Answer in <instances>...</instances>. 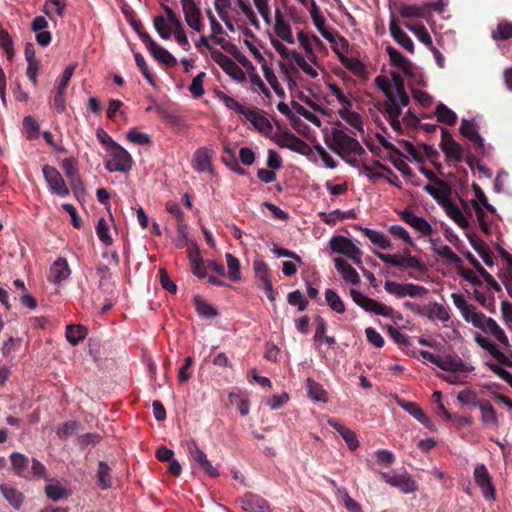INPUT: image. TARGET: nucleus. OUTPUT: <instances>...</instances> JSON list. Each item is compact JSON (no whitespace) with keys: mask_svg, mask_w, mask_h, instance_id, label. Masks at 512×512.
I'll return each instance as SVG.
<instances>
[{"mask_svg":"<svg viewBox=\"0 0 512 512\" xmlns=\"http://www.w3.org/2000/svg\"><path fill=\"white\" fill-rule=\"evenodd\" d=\"M10 460L14 472L19 476H25L29 459L24 454L14 452L11 454Z\"/></svg>","mask_w":512,"mask_h":512,"instance_id":"3c124183","label":"nucleus"},{"mask_svg":"<svg viewBox=\"0 0 512 512\" xmlns=\"http://www.w3.org/2000/svg\"><path fill=\"white\" fill-rule=\"evenodd\" d=\"M389 30L394 40L406 51L414 53V43L412 39L399 27L397 20L392 17L389 24Z\"/></svg>","mask_w":512,"mask_h":512,"instance_id":"6ab92c4d","label":"nucleus"},{"mask_svg":"<svg viewBox=\"0 0 512 512\" xmlns=\"http://www.w3.org/2000/svg\"><path fill=\"white\" fill-rule=\"evenodd\" d=\"M216 95L228 109L233 110L238 114L245 116L250 109L222 91H217Z\"/></svg>","mask_w":512,"mask_h":512,"instance_id":"79ce46f5","label":"nucleus"},{"mask_svg":"<svg viewBox=\"0 0 512 512\" xmlns=\"http://www.w3.org/2000/svg\"><path fill=\"white\" fill-rule=\"evenodd\" d=\"M149 51L155 59L168 67H173L177 64L176 58L169 51L159 46L158 44H156L155 47H152Z\"/></svg>","mask_w":512,"mask_h":512,"instance_id":"37998d69","label":"nucleus"},{"mask_svg":"<svg viewBox=\"0 0 512 512\" xmlns=\"http://www.w3.org/2000/svg\"><path fill=\"white\" fill-rule=\"evenodd\" d=\"M433 251L440 257L446 259L449 263L454 265L462 264V259L456 253H454V251L448 245L433 247Z\"/></svg>","mask_w":512,"mask_h":512,"instance_id":"864d4df0","label":"nucleus"},{"mask_svg":"<svg viewBox=\"0 0 512 512\" xmlns=\"http://www.w3.org/2000/svg\"><path fill=\"white\" fill-rule=\"evenodd\" d=\"M341 64L357 76L365 73V65L357 58L347 57L344 54L336 51Z\"/></svg>","mask_w":512,"mask_h":512,"instance_id":"c9c22d12","label":"nucleus"},{"mask_svg":"<svg viewBox=\"0 0 512 512\" xmlns=\"http://www.w3.org/2000/svg\"><path fill=\"white\" fill-rule=\"evenodd\" d=\"M400 268L413 269L419 271L421 274L426 272L425 265L415 256L409 254V250L406 249V256L404 257V263H400Z\"/></svg>","mask_w":512,"mask_h":512,"instance_id":"5fc2aeb1","label":"nucleus"},{"mask_svg":"<svg viewBox=\"0 0 512 512\" xmlns=\"http://www.w3.org/2000/svg\"><path fill=\"white\" fill-rule=\"evenodd\" d=\"M23 127L30 140L37 139L39 136V125L32 116H26L23 119Z\"/></svg>","mask_w":512,"mask_h":512,"instance_id":"0e129e2a","label":"nucleus"},{"mask_svg":"<svg viewBox=\"0 0 512 512\" xmlns=\"http://www.w3.org/2000/svg\"><path fill=\"white\" fill-rule=\"evenodd\" d=\"M242 508L247 512H271L268 502L262 497L247 493L241 499Z\"/></svg>","mask_w":512,"mask_h":512,"instance_id":"a211bd4d","label":"nucleus"},{"mask_svg":"<svg viewBox=\"0 0 512 512\" xmlns=\"http://www.w3.org/2000/svg\"><path fill=\"white\" fill-rule=\"evenodd\" d=\"M98 486L105 490L112 486L111 467L105 461L98 463V469L96 473Z\"/></svg>","mask_w":512,"mask_h":512,"instance_id":"2f4dec72","label":"nucleus"},{"mask_svg":"<svg viewBox=\"0 0 512 512\" xmlns=\"http://www.w3.org/2000/svg\"><path fill=\"white\" fill-rule=\"evenodd\" d=\"M351 106H344L338 111L339 116L349 125L356 129L362 128V120L360 114L350 110Z\"/></svg>","mask_w":512,"mask_h":512,"instance_id":"09e8293b","label":"nucleus"},{"mask_svg":"<svg viewBox=\"0 0 512 512\" xmlns=\"http://www.w3.org/2000/svg\"><path fill=\"white\" fill-rule=\"evenodd\" d=\"M466 259L469 263L477 270V272L481 275L484 281L495 291H501L500 285L494 279V277L487 272V270L480 264V262L473 256L472 253L467 252L465 254Z\"/></svg>","mask_w":512,"mask_h":512,"instance_id":"393cba45","label":"nucleus"},{"mask_svg":"<svg viewBox=\"0 0 512 512\" xmlns=\"http://www.w3.org/2000/svg\"><path fill=\"white\" fill-rule=\"evenodd\" d=\"M65 8L66 0H46L42 11L50 19H53L52 12H54L55 14L62 18L64 16Z\"/></svg>","mask_w":512,"mask_h":512,"instance_id":"49530a36","label":"nucleus"},{"mask_svg":"<svg viewBox=\"0 0 512 512\" xmlns=\"http://www.w3.org/2000/svg\"><path fill=\"white\" fill-rule=\"evenodd\" d=\"M397 404L410 415H412L415 419H417L421 424H423L427 428H431V420L424 413V411L420 408V406L415 402L405 401L403 399H397Z\"/></svg>","mask_w":512,"mask_h":512,"instance_id":"412c9836","label":"nucleus"},{"mask_svg":"<svg viewBox=\"0 0 512 512\" xmlns=\"http://www.w3.org/2000/svg\"><path fill=\"white\" fill-rule=\"evenodd\" d=\"M385 50L391 65L400 69L407 76L413 75V64L408 58L404 57L397 49L390 45Z\"/></svg>","mask_w":512,"mask_h":512,"instance_id":"f3484780","label":"nucleus"},{"mask_svg":"<svg viewBox=\"0 0 512 512\" xmlns=\"http://www.w3.org/2000/svg\"><path fill=\"white\" fill-rule=\"evenodd\" d=\"M405 26L415 34L420 42H422L427 47L432 48V38L423 24L406 23Z\"/></svg>","mask_w":512,"mask_h":512,"instance_id":"c03bdc74","label":"nucleus"},{"mask_svg":"<svg viewBox=\"0 0 512 512\" xmlns=\"http://www.w3.org/2000/svg\"><path fill=\"white\" fill-rule=\"evenodd\" d=\"M96 274L99 277V288L103 291H112L113 283L110 282V268L105 264H100L96 268Z\"/></svg>","mask_w":512,"mask_h":512,"instance_id":"de8ad7c7","label":"nucleus"},{"mask_svg":"<svg viewBox=\"0 0 512 512\" xmlns=\"http://www.w3.org/2000/svg\"><path fill=\"white\" fill-rule=\"evenodd\" d=\"M459 131L464 137L473 143L477 153H483L484 139L479 134L477 126L473 121L462 119Z\"/></svg>","mask_w":512,"mask_h":512,"instance_id":"2eb2a0df","label":"nucleus"},{"mask_svg":"<svg viewBox=\"0 0 512 512\" xmlns=\"http://www.w3.org/2000/svg\"><path fill=\"white\" fill-rule=\"evenodd\" d=\"M403 18H423L425 9L417 5H401L398 9Z\"/></svg>","mask_w":512,"mask_h":512,"instance_id":"13d9d810","label":"nucleus"},{"mask_svg":"<svg viewBox=\"0 0 512 512\" xmlns=\"http://www.w3.org/2000/svg\"><path fill=\"white\" fill-rule=\"evenodd\" d=\"M400 215L403 221L415 230L419 231L423 236H429L432 234V226L423 217L417 216L409 210L402 211Z\"/></svg>","mask_w":512,"mask_h":512,"instance_id":"dca6fc26","label":"nucleus"},{"mask_svg":"<svg viewBox=\"0 0 512 512\" xmlns=\"http://www.w3.org/2000/svg\"><path fill=\"white\" fill-rule=\"evenodd\" d=\"M439 368L451 373H470L474 371V367L466 364L456 353L441 356Z\"/></svg>","mask_w":512,"mask_h":512,"instance_id":"f8f14e48","label":"nucleus"},{"mask_svg":"<svg viewBox=\"0 0 512 512\" xmlns=\"http://www.w3.org/2000/svg\"><path fill=\"white\" fill-rule=\"evenodd\" d=\"M306 391H307V396L314 401H319V402H324V403H326L328 401V395H327L326 390L323 388V386L320 383L314 381L311 378H308L306 380Z\"/></svg>","mask_w":512,"mask_h":512,"instance_id":"7c9ffc66","label":"nucleus"},{"mask_svg":"<svg viewBox=\"0 0 512 512\" xmlns=\"http://www.w3.org/2000/svg\"><path fill=\"white\" fill-rule=\"evenodd\" d=\"M350 295L353 301L367 312H373L376 315L384 317H390L393 313V309L391 307L367 297L356 289H351Z\"/></svg>","mask_w":512,"mask_h":512,"instance_id":"7ed1b4c3","label":"nucleus"},{"mask_svg":"<svg viewBox=\"0 0 512 512\" xmlns=\"http://www.w3.org/2000/svg\"><path fill=\"white\" fill-rule=\"evenodd\" d=\"M277 145L282 148H288L289 150L299 153L301 155H307L310 153L309 145L301 138L295 136L289 130L282 132L274 140Z\"/></svg>","mask_w":512,"mask_h":512,"instance_id":"9d476101","label":"nucleus"},{"mask_svg":"<svg viewBox=\"0 0 512 512\" xmlns=\"http://www.w3.org/2000/svg\"><path fill=\"white\" fill-rule=\"evenodd\" d=\"M475 342L481 348L487 350L493 358H495L497 355L502 356V352L498 349L497 345L481 334L477 333L475 335Z\"/></svg>","mask_w":512,"mask_h":512,"instance_id":"6e6d98bb","label":"nucleus"},{"mask_svg":"<svg viewBox=\"0 0 512 512\" xmlns=\"http://www.w3.org/2000/svg\"><path fill=\"white\" fill-rule=\"evenodd\" d=\"M205 77L206 73L200 72L193 78L192 83L189 86V91L194 98H200L204 94L203 82Z\"/></svg>","mask_w":512,"mask_h":512,"instance_id":"e2e57ef3","label":"nucleus"},{"mask_svg":"<svg viewBox=\"0 0 512 512\" xmlns=\"http://www.w3.org/2000/svg\"><path fill=\"white\" fill-rule=\"evenodd\" d=\"M444 152L446 159L448 161H455L460 163L464 159V149L463 147L457 143L456 141L449 143V145L441 148Z\"/></svg>","mask_w":512,"mask_h":512,"instance_id":"a19ab883","label":"nucleus"},{"mask_svg":"<svg viewBox=\"0 0 512 512\" xmlns=\"http://www.w3.org/2000/svg\"><path fill=\"white\" fill-rule=\"evenodd\" d=\"M381 478L389 485L400 489L403 493L409 494L418 490L416 481L407 473L389 474L382 472Z\"/></svg>","mask_w":512,"mask_h":512,"instance_id":"9b49d317","label":"nucleus"},{"mask_svg":"<svg viewBox=\"0 0 512 512\" xmlns=\"http://www.w3.org/2000/svg\"><path fill=\"white\" fill-rule=\"evenodd\" d=\"M132 157L120 145L110 151L105 167L109 172H127L131 169Z\"/></svg>","mask_w":512,"mask_h":512,"instance_id":"39448f33","label":"nucleus"},{"mask_svg":"<svg viewBox=\"0 0 512 512\" xmlns=\"http://www.w3.org/2000/svg\"><path fill=\"white\" fill-rule=\"evenodd\" d=\"M291 58L296 62V64L302 69L304 73L312 78H316L318 76V72L310 64H308V62L300 53L293 50L291 52Z\"/></svg>","mask_w":512,"mask_h":512,"instance_id":"bf43d9fd","label":"nucleus"},{"mask_svg":"<svg viewBox=\"0 0 512 512\" xmlns=\"http://www.w3.org/2000/svg\"><path fill=\"white\" fill-rule=\"evenodd\" d=\"M326 143L330 149L343 159L351 154L357 156L366 154L365 149L361 146L358 140L337 128L332 129L330 140H327Z\"/></svg>","mask_w":512,"mask_h":512,"instance_id":"f257e3e1","label":"nucleus"},{"mask_svg":"<svg viewBox=\"0 0 512 512\" xmlns=\"http://www.w3.org/2000/svg\"><path fill=\"white\" fill-rule=\"evenodd\" d=\"M87 332V328L82 325L70 324L66 327V339L72 346H76L85 339Z\"/></svg>","mask_w":512,"mask_h":512,"instance_id":"f704fd0d","label":"nucleus"},{"mask_svg":"<svg viewBox=\"0 0 512 512\" xmlns=\"http://www.w3.org/2000/svg\"><path fill=\"white\" fill-rule=\"evenodd\" d=\"M194 168L199 172L211 171V152L206 148H199L194 153Z\"/></svg>","mask_w":512,"mask_h":512,"instance_id":"bb28decb","label":"nucleus"},{"mask_svg":"<svg viewBox=\"0 0 512 512\" xmlns=\"http://www.w3.org/2000/svg\"><path fill=\"white\" fill-rule=\"evenodd\" d=\"M76 65H69L65 68L61 78L56 83L53 105L57 113L61 114L65 111V92L75 71Z\"/></svg>","mask_w":512,"mask_h":512,"instance_id":"0eeeda50","label":"nucleus"},{"mask_svg":"<svg viewBox=\"0 0 512 512\" xmlns=\"http://www.w3.org/2000/svg\"><path fill=\"white\" fill-rule=\"evenodd\" d=\"M330 248L333 252L342 254L352 261H354L356 264L361 263V251L360 249L348 238L338 235L332 237V239L329 242Z\"/></svg>","mask_w":512,"mask_h":512,"instance_id":"20e7f679","label":"nucleus"},{"mask_svg":"<svg viewBox=\"0 0 512 512\" xmlns=\"http://www.w3.org/2000/svg\"><path fill=\"white\" fill-rule=\"evenodd\" d=\"M328 424L342 436L350 450L354 451L359 447V441L354 431L332 418L328 420Z\"/></svg>","mask_w":512,"mask_h":512,"instance_id":"aec40b11","label":"nucleus"},{"mask_svg":"<svg viewBox=\"0 0 512 512\" xmlns=\"http://www.w3.org/2000/svg\"><path fill=\"white\" fill-rule=\"evenodd\" d=\"M211 58L221 67V69L232 79L238 82H245L246 75L244 71L230 57L219 50L211 51Z\"/></svg>","mask_w":512,"mask_h":512,"instance_id":"423d86ee","label":"nucleus"},{"mask_svg":"<svg viewBox=\"0 0 512 512\" xmlns=\"http://www.w3.org/2000/svg\"><path fill=\"white\" fill-rule=\"evenodd\" d=\"M446 214L461 228L467 229L470 227L469 221L465 218L460 208L451 200L442 206Z\"/></svg>","mask_w":512,"mask_h":512,"instance_id":"c85d7f7f","label":"nucleus"},{"mask_svg":"<svg viewBox=\"0 0 512 512\" xmlns=\"http://www.w3.org/2000/svg\"><path fill=\"white\" fill-rule=\"evenodd\" d=\"M469 242L473 249L478 253V255L482 258L484 263L488 266L493 265V255L487 246V244L480 238L476 236H470Z\"/></svg>","mask_w":512,"mask_h":512,"instance_id":"cd10ccee","label":"nucleus"},{"mask_svg":"<svg viewBox=\"0 0 512 512\" xmlns=\"http://www.w3.org/2000/svg\"><path fill=\"white\" fill-rule=\"evenodd\" d=\"M226 262L228 267L227 276L232 281L241 280V266L239 260L231 253H226Z\"/></svg>","mask_w":512,"mask_h":512,"instance_id":"8fccbe9b","label":"nucleus"},{"mask_svg":"<svg viewBox=\"0 0 512 512\" xmlns=\"http://www.w3.org/2000/svg\"><path fill=\"white\" fill-rule=\"evenodd\" d=\"M0 491L2 492L5 499L16 509H19L23 502V494L8 485H0Z\"/></svg>","mask_w":512,"mask_h":512,"instance_id":"58836bf2","label":"nucleus"},{"mask_svg":"<svg viewBox=\"0 0 512 512\" xmlns=\"http://www.w3.org/2000/svg\"><path fill=\"white\" fill-rule=\"evenodd\" d=\"M287 301L290 305L297 306L298 311L302 312L307 309L308 301L303 297L300 290L292 291L287 296Z\"/></svg>","mask_w":512,"mask_h":512,"instance_id":"774afa93","label":"nucleus"},{"mask_svg":"<svg viewBox=\"0 0 512 512\" xmlns=\"http://www.w3.org/2000/svg\"><path fill=\"white\" fill-rule=\"evenodd\" d=\"M96 234L99 238V240L106 246H109L112 244L113 240L111 236L109 235V227L104 218H100L98 220L97 226H96Z\"/></svg>","mask_w":512,"mask_h":512,"instance_id":"052dcab7","label":"nucleus"},{"mask_svg":"<svg viewBox=\"0 0 512 512\" xmlns=\"http://www.w3.org/2000/svg\"><path fill=\"white\" fill-rule=\"evenodd\" d=\"M319 216L323 222H325L328 225L334 226L338 220L342 221L345 219H354L356 217V214L353 210H334L331 213L321 212L319 213Z\"/></svg>","mask_w":512,"mask_h":512,"instance_id":"473e14b6","label":"nucleus"},{"mask_svg":"<svg viewBox=\"0 0 512 512\" xmlns=\"http://www.w3.org/2000/svg\"><path fill=\"white\" fill-rule=\"evenodd\" d=\"M154 28L162 39H169L172 34V28L169 27L163 16H156L153 21Z\"/></svg>","mask_w":512,"mask_h":512,"instance_id":"680f3d73","label":"nucleus"},{"mask_svg":"<svg viewBox=\"0 0 512 512\" xmlns=\"http://www.w3.org/2000/svg\"><path fill=\"white\" fill-rule=\"evenodd\" d=\"M350 295L353 301L367 312H373L376 315L384 317H390L393 313V309L391 307L367 297L356 289H351Z\"/></svg>","mask_w":512,"mask_h":512,"instance_id":"f03ea898","label":"nucleus"},{"mask_svg":"<svg viewBox=\"0 0 512 512\" xmlns=\"http://www.w3.org/2000/svg\"><path fill=\"white\" fill-rule=\"evenodd\" d=\"M473 475L475 483L481 489L484 499L494 501L496 499V490L486 466L484 464L477 465Z\"/></svg>","mask_w":512,"mask_h":512,"instance_id":"6e6552de","label":"nucleus"},{"mask_svg":"<svg viewBox=\"0 0 512 512\" xmlns=\"http://www.w3.org/2000/svg\"><path fill=\"white\" fill-rule=\"evenodd\" d=\"M187 448L191 459L196 462L200 468L208 475L217 477L219 474L208 460L207 455L202 451L195 440H190L187 443Z\"/></svg>","mask_w":512,"mask_h":512,"instance_id":"4468645a","label":"nucleus"},{"mask_svg":"<svg viewBox=\"0 0 512 512\" xmlns=\"http://www.w3.org/2000/svg\"><path fill=\"white\" fill-rule=\"evenodd\" d=\"M181 5L187 25L197 32H202L204 25L201 20V10L194 0H181Z\"/></svg>","mask_w":512,"mask_h":512,"instance_id":"ddd939ff","label":"nucleus"},{"mask_svg":"<svg viewBox=\"0 0 512 512\" xmlns=\"http://www.w3.org/2000/svg\"><path fill=\"white\" fill-rule=\"evenodd\" d=\"M425 315L429 319H438L447 322L450 319L448 310L442 304L437 302L430 303L425 309Z\"/></svg>","mask_w":512,"mask_h":512,"instance_id":"e433bc0d","label":"nucleus"},{"mask_svg":"<svg viewBox=\"0 0 512 512\" xmlns=\"http://www.w3.org/2000/svg\"><path fill=\"white\" fill-rule=\"evenodd\" d=\"M43 176L51 191L61 197L69 195L70 191L60 172L53 166L45 165L42 169Z\"/></svg>","mask_w":512,"mask_h":512,"instance_id":"1a4fd4ad","label":"nucleus"},{"mask_svg":"<svg viewBox=\"0 0 512 512\" xmlns=\"http://www.w3.org/2000/svg\"><path fill=\"white\" fill-rule=\"evenodd\" d=\"M457 400L463 404L473 407H478L482 400H479L475 391L465 389L458 393Z\"/></svg>","mask_w":512,"mask_h":512,"instance_id":"4d7b16f0","label":"nucleus"},{"mask_svg":"<svg viewBox=\"0 0 512 512\" xmlns=\"http://www.w3.org/2000/svg\"><path fill=\"white\" fill-rule=\"evenodd\" d=\"M435 115L440 123L446 125H454L457 121V115L454 111L448 108L445 104L439 103L435 109Z\"/></svg>","mask_w":512,"mask_h":512,"instance_id":"ea45409f","label":"nucleus"},{"mask_svg":"<svg viewBox=\"0 0 512 512\" xmlns=\"http://www.w3.org/2000/svg\"><path fill=\"white\" fill-rule=\"evenodd\" d=\"M478 407L481 412V421L483 425L497 427L498 419L492 404L487 400H482Z\"/></svg>","mask_w":512,"mask_h":512,"instance_id":"c756f323","label":"nucleus"},{"mask_svg":"<svg viewBox=\"0 0 512 512\" xmlns=\"http://www.w3.org/2000/svg\"><path fill=\"white\" fill-rule=\"evenodd\" d=\"M244 117L261 133L267 134L272 130L270 121L256 110L249 109Z\"/></svg>","mask_w":512,"mask_h":512,"instance_id":"a878e982","label":"nucleus"},{"mask_svg":"<svg viewBox=\"0 0 512 512\" xmlns=\"http://www.w3.org/2000/svg\"><path fill=\"white\" fill-rule=\"evenodd\" d=\"M193 303L198 315L205 319H212L218 315V311L200 296L193 298Z\"/></svg>","mask_w":512,"mask_h":512,"instance_id":"72a5a7b5","label":"nucleus"},{"mask_svg":"<svg viewBox=\"0 0 512 512\" xmlns=\"http://www.w3.org/2000/svg\"><path fill=\"white\" fill-rule=\"evenodd\" d=\"M386 98L387 99L385 100L383 106L385 112L388 115V119L393 117H400L402 109L400 108V105H397L395 94Z\"/></svg>","mask_w":512,"mask_h":512,"instance_id":"69168bd1","label":"nucleus"},{"mask_svg":"<svg viewBox=\"0 0 512 512\" xmlns=\"http://www.w3.org/2000/svg\"><path fill=\"white\" fill-rule=\"evenodd\" d=\"M127 139L138 145H150L151 144V138L148 134L140 132L136 128H132L127 133Z\"/></svg>","mask_w":512,"mask_h":512,"instance_id":"338daca9","label":"nucleus"},{"mask_svg":"<svg viewBox=\"0 0 512 512\" xmlns=\"http://www.w3.org/2000/svg\"><path fill=\"white\" fill-rule=\"evenodd\" d=\"M364 235L375 245L382 249H388L391 246L389 238L376 230L365 228L363 229Z\"/></svg>","mask_w":512,"mask_h":512,"instance_id":"a18cd8bd","label":"nucleus"},{"mask_svg":"<svg viewBox=\"0 0 512 512\" xmlns=\"http://www.w3.org/2000/svg\"><path fill=\"white\" fill-rule=\"evenodd\" d=\"M334 265L337 271L342 275L343 279L346 282L351 283L353 285H356L360 282V277L357 271L342 258H335Z\"/></svg>","mask_w":512,"mask_h":512,"instance_id":"b1692460","label":"nucleus"},{"mask_svg":"<svg viewBox=\"0 0 512 512\" xmlns=\"http://www.w3.org/2000/svg\"><path fill=\"white\" fill-rule=\"evenodd\" d=\"M491 37L495 41H507L512 38V22L503 19L499 21L495 30L492 31Z\"/></svg>","mask_w":512,"mask_h":512,"instance_id":"4c0bfd02","label":"nucleus"},{"mask_svg":"<svg viewBox=\"0 0 512 512\" xmlns=\"http://www.w3.org/2000/svg\"><path fill=\"white\" fill-rule=\"evenodd\" d=\"M274 30L277 36L280 37L282 40L290 44L294 43V37L292 34L291 27L287 22L284 21L280 9H276L275 11Z\"/></svg>","mask_w":512,"mask_h":512,"instance_id":"5701e85b","label":"nucleus"},{"mask_svg":"<svg viewBox=\"0 0 512 512\" xmlns=\"http://www.w3.org/2000/svg\"><path fill=\"white\" fill-rule=\"evenodd\" d=\"M325 299L327 305L336 313L342 314L345 312V305L340 296L332 289L325 291Z\"/></svg>","mask_w":512,"mask_h":512,"instance_id":"603ef678","label":"nucleus"},{"mask_svg":"<svg viewBox=\"0 0 512 512\" xmlns=\"http://www.w3.org/2000/svg\"><path fill=\"white\" fill-rule=\"evenodd\" d=\"M71 274L68 262L65 258H58L50 268V279L54 283L66 280Z\"/></svg>","mask_w":512,"mask_h":512,"instance_id":"4be33fe9","label":"nucleus"}]
</instances>
